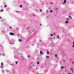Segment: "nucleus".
Instances as JSON below:
<instances>
[{
  "instance_id": "obj_12",
  "label": "nucleus",
  "mask_w": 74,
  "mask_h": 74,
  "mask_svg": "<svg viewBox=\"0 0 74 74\" xmlns=\"http://www.w3.org/2000/svg\"><path fill=\"white\" fill-rule=\"evenodd\" d=\"M69 17L71 19H72V18H71V16H69Z\"/></svg>"
},
{
  "instance_id": "obj_35",
  "label": "nucleus",
  "mask_w": 74,
  "mask_h": 74,
  "mask_svg": "<svg viewBox=\"0 0 74 74\" xmlns=\"http://www.w3.org/2000/svg\"><path fill=\"white\" fill-rule=\"evenodd\" d=\"M28 58H30V56H28Z\"/></svg>"
},
{
  "instance_id": "obj_48",
  "label": "nucleus",
  "mask_w": 74,
  "mask_h": 74,
  "mask_svg": "<svg viewBox=\"0 0 74 74\" xmlns=\"http://www.w3.org/2000/svg\"><path fill=\"white\" fill-rule=\"evenodd\" d=\"M60 74H61V73H60Z\"/></svg>"
},
{
  "instance_id": "obj_45",
  "label": "nucleus",
  "mask_w": 74,
  "mask_h": 74,
  "mask_svg": "<svg viewBox=\"0 0 74 74\" xmlns=\"http://www.w3.org/2000/svg\"><path fill=\"white\" fill-rule=\"evenodd\" d=\"M33 31H34V30H33Z\"/></svg>"
},
{
  "instance_id": "obj_22",
  "label": "nucleus",
  "mask_w": 74,
  "mask_h": 74,
  "mask_svg": "<svg viewBox=\"0 0 74 74\" xmlns=\"http://www.w3.org/2000/svg\"><path fill=\"white\" fill-rule=\"evenodd\" d=\"M37 64H39V62H38L37 63Z\"/></svg>"
},
{
  "instance_id": "obj_25",
  "label": "nucleus",
  "mask_w": 74,
  "mask_h": 74,
  "mask_svg": "<svg viewBox=\"0 0 74 74\" xmlns=\"http://www.w3.org/2000/svg\"><path fill=\"white\" fill-rule=\"evenodd\" d=\"M52 12V10H51L50 11V12Z\"/></svg>"
},
{
  "instance_id": "obj_33",
  "label": "nucleus",
  "mask_w": 74,
  "mask_h": 74,
  "mask_svg": "<svg viewBox=\"0 0 74 74\" xmlns=\"http://www.w3.org/2000/svg\"><path fill=\"white\" fill-rule=\"evenodd\" d=\"M73 47H74V45H73L72 46Z\"/></svg>"
},
{
  "instance_id": "obj_39",
  "label": "nucleus",
  "mask_w": 74,
  "mask_h": 74,
  "mask_svg": "<svg viewBox=\"0 0 74 74\" xmlns=\"http://www.w3.org/2000/svg\"><path fill=\"white\" fill-rule=\"evenodd\" d=\"M3 55L4 56L5 54H3Z\"/></svg>"
},
{
  "instance_id": "obj_6",
  "label": "nucleus",
  "mask_w": 74,
  "mask_h": 74,
  "mask_svg": "<svg viewBox=\"0 0 74 74\" xmlns=\"http://www.w3.org/2000/svg\"><path fill=\"white\" fill-rule=\"evenodd\" d=\"M64 3H66V0H65L64 1Z\"/></svg>"
},
{
  "instance_id": "obj_9",
  "label": "nucleus",
  "mask_w": 74,
  "mask_h": 74,
  "mask_svg": "<svg viewBox=\"0 0 74 74\" xmlns=\"http://www.w3.org/2000/svg\"><path fill=\"white\" fill-rule=\"evenodd\" d=\"M1 69H3V66H1Z\"/></svg>"
},
{
  "instance_id": "obj_34",
  "label": "nucleus",
  "mask_w": 74,
  "mask_h": 74,
  "mask_svg": "<svg viewBox=\"0 0 74 74\" xmlns=\"http://www.w3.org/2000/svg\"><path fill=\"white\" fill-rule=\"evenodd\" d=\"M6 71L7 72L8 71V70H6Z\"/></svg>"
},
{
  "instance_id": "obj_46",
  "label": "nucleus",
  "mask_w": 74,
  "mask_h": 74,
  "mask_svg": "<svg viewBox=\"0 0 74 74\" xmlns=\"http://www.w3.org/2000/svg\"><path fill=\"white\" fill-rule=\"evenodd\" d=\"M64 62H65V60H64Z\"/></svg>"
},
{
  "instance_id": "obj_23",
  "label": "nucleus",
  "mask_w": 74,
  "mask_h": 74,
  "mask_svg": "<svg viewBox=\"0 0 74 74\" xmlns=\"http://www.w3.org/2000/svg\"><path fill=\"white\" fill-rule=\"evenodd\" d=\"M51 36H53V35L52 34H51Z\"/></svg>"
},
{
  "instance_id": "obj_28",
  "label": "nucleus",
  "mask_w": 74,
  "mask_h": 74,
  "mask_svg": "<svg viewBox=\"0 0 74 74\" xmlns=\"http://www.w3.org/2000/svg\"><path fill=\"white\" fill-rule=\"evenodd\" d=\"M62 4H65V3H62Z\"/></svg>"
},
{
  "instance_id": "obj_19",
  "label": "nucleus",
  "mask_w": 74,
  "mask_h": 74,
  "mask_svg": "<svg viewBox=\"0 0 74 74\" xmlns=\"http://www.w3.org/2000/svg\"><path fill=\"white\" fill-rule=\"evenodd\" d=\"M14 57L15 58H16V56H14Z\"/></svg>"
},
{
  "instance_id": "obj_29",
  "label": "nucleus",
  "mask_w": 74,
  "mask_h": 74,
  "mask_svg": "<svg viewBox=\"0 0 74 74\" xmlns=\"http://www.w3.org/2000/svg\"><path fill=\"white\" fill-rule=\"evenodd\" d=\"M53 34L54 35H55V34L54 33H53Z\"/></svg>"
},
{
  "instance_id": "obj_24",
  "label": "nucleus",
  "mask_w": 74,
  "mask_h": 74,
  "mask_svg": "<svg viewBox=\"0 0 74 74\" xmlns=\"http://www.w3.org/2000/svg\"><path fill=\"white\" fill-rule=\"evenodd\" d=\"M57 37H58V38H60L59 37V35H58L57 36Z\"/></svg>"
},
{
  "instance_id": "obj_11",
  "label": "nucleus",
  "mask_w": 74,
  "mask_h": 74,
  "mask_svg": "<svg viewBox=\"0 0 74 74\" xmlns=\"http://www.w3.org/2000/svg\"><path fill=\"white\" fill-rule=\"evenodd\" d=\"M4 11V10H1V12H2V11Z\"/></svg>"
},
{
  "instance_id": "obj_31",
  "label": "nucleus",
  "mask_w": 74,
  "mask_h": 74,
  "mask_svg": "<svg viewBox=\"0 0 74 74\" xmlns=\"http://www.w3.org/2000/svg\"><path fill=\"white\" fill-rule=\"evenodd\" d=\"M16 12H19L18 11H16Z\"/></svg>"
},
{
  "instance_id": "obj_43",
  "label": "nucleus",
  "mask_w": 74,
  "mask_h": 74,
  "mask_svg": "<svg viewBox=\"0 0 74 74\" xmlns=\"http://www.w3.org/2000/svg\"><path fill=\"white\" fill-rule=\"evenodd\" d=\"M13 73H14V71H13Z\"/></svg>"
},
{
  "instance_id": "obj_26",
  "label": "nucleus",
  "mask_w": 74,
  "mask_h": 74,
  "mask_svg": "<svg viewBox=\"0 0 74 74\" xmlns=\"http://www.w3.org/2000/svg\"><path fill=\"white\" fill-rule=\"evenodd\" d=\"M57 55H55V57H57Z\"/></svg>"
},
{
  "instance_id": "obj_14",
  "label": "nucleus",
  "mask_w": 74,
  "mask_h": 74,
  "mask_svg": "<svg viewBox=\"0 0 74 74\" xmlns=\"http://www.w3.org/2000/svg\"><path fill=\"white\" fill-rule=\"evenodd\" d=\"M2 72L3 73H4V70H2Z\"/></svg>"
},
{
  "instance_id": "obj_42",
  "label": "nucleus",
  "mask_w": 74,
  "mask_h": 74,
  "mask_svg": "<svg viewBox=\"0 0 74 74\" xmlns=\"http://www.w3.org/2000/svg\"><path fill=\"white\" fill-rule=\"evenodd\" d=\"M40 25H41V24H40Z\"/></svg>"
},
{
  "instance_id": "obj_10",
  "label": "nucleus",
  "mask_w": 74,
  "mask_h": 74,
  "mask_svg": "<svg viewBox=\"0 0 74 74\" xmlns=\"http://www.w3.org/2000/svg\"><path fill=\"white\" fill-rule=\"evenodd\" d=\"M50 4H53V3H51V2H50Z\"/></svg>"
},
{
  "instance_id": "obj_15",
  "label": "nucleus",
  "mask_w": 74,
  "mask_h": 74,
  "mask_svg": "<svg viewBox=\"0 0 74 74\" xmlns=\"http://www.w3.org/2000/svg\"><path fill=\"white\" fill-rule=\"evenodd\" d=\"M4 7H5V8L6 7H7V5H5V6H4Z\"/></svg>"
},
{
  "instance_id": "obj_1",
  "label": "nucleus",
  "mask_w": 74,
  "mask_h": 74,
  "mask_svg": "<svg viewBox=\"0 0 74 74\" xmlns=\"http://www.w3.org/2000/svg\"><path fill=\"white\" fill-rule=\"evenodd\" d=\"M10 35L11 36H14V33H10Z\"/></svg>"
},
{
  "instance_id": "obj_21",
  "label": "nucleus",
  "mask_w": 74,
  "mask_h": 74,
  "mask_svg": "<svg viewBox=\"0 0 74 74\" xmlns=\"http://www.w3.org/2000/svg\"><path fill=\"white\" fill-rule=\"evenodd\" d=\"M1 64L2 66H3V63H1Z\"/></svg>"
},
{
  "instance_id": "obj_27",
  "label": "nucleus",
  "mask_w": 74,
  "mask_h": 74,
  "mask_svg": "<svg viewBox=\"0 0 74 74\" xmlns=\"http://www.w3.org/2000/svg\"><path fill=\"white\" fill-rule=\"evenodd\" d=\"M72 63L73 64H74V62H72Z\"/></svg>"
},
{
  "instance_id": "obj_18",
  "label": "nucleus",
  "mask_w": 74,
  "mask_h": 74,
  "mask_svg": "<svg viewBox=\"0 0 74 74\" xmlns=\"http://www.w3.org/2000/svg\"><path fill=\"white\" fill-rule=\"evenodd\" d=\"M47 54H49V51H47Z\"/></svg>"
},
{
  "instance_id": "obj_4",
  "label": "nucleus",
  "mask_w": 74,
  "mask_h": 74,
  "mask_svg": "<svg viewBox=\"0 0 74 74\" xmlns=\"http://www.w3.org/2000/svg\"><path fill=\"white\" fill-rule=\"evenodd\" d=\"M68 23H69V21H67L65 22V23L66 24Z\"/></svg>"
},
{
  "instance_id": "obj_20",
  "label": "nucleus",
  "mask_w": 74,
  "mask_h": 74,
  "mask_svg": "<svg viewBox=\"0 0 74 74\" xmlns=\"http://www.w3.org/2000/svg\"><path fill=\"white\" fill-rule=\"evenodd\" d=\"M16 64H18V62H16Z\"/></svg>"
},
{
  "instance_id": "obj_30",
  "label": "nucleus",
  "mask_w": 74,
  "mask_h": 74,
  "mask_svg": "<svg viewBox=\"0 0 74 74\" xmlns=\"http://www.w3.org/2000/svg\"><path fill=\"white\" fill-rule=\"evenodd\" d=\"M40 12H41L42 11V10H40Z\"/></svg>"
},
{
  "instance_id": "obj_44",
  "label": "nucleus",
  "mask_w": 74,
  "mask_h": 74,
  "mask_svg": "<svg viewBox=\"0 0 74 74\" xmlns=\"http://www.w3.org/2000/svg\"><path fill=\"white\" fill-rule=\"evenodd\" d=\"M69 74H71L70 73H69Z\"/></svg>"
},
{
  "instance_id": "obj_7",
  "label": "nucleus",
  "mask_w": 74,
  "mask_h": 74,
  "mask_svg": "<svg viewBox=\"0 0 74 74\" xmlns=\"http://www.w3.org/2000/svg\"><path fill=\"white\" fill-rule=\"evenodd\" d=\"M19 41L20 42H21L22 41V40H21L19 39Z\"/></svg>"
},
{
  "instance_id": "obj_13",
  "label": "nucleus",
  "mask_w": 74,
  "mask_h": 74,
  "mask_svg": "<svg viewBox=\"0 0 74 74\" xmlns=\"http://www.w3.org/2000/svg\"><path fill=\"white\" fill-rule=\"evenodd\" d=\"M46 57L47 58H49V56H46Z\"/></svg>"
},
{
  "instance_id": "obj_3",
  "label": "nucleus",
  "mask_w": 74,
  "mask_h": 74,
  "mask_svg": "<svg viewBox=\"0 0 74 74\" xmlns=\"http://www.w3.org/2000/svg\"><path fill=\"white\" fill-rule=\"evenodd\" d=\"M70 69L71 70V71H73V68L71 67Z\"/></svg>"
},
{
  "instance_id": "obj_8",
  "label": "nucleus",
  "mask_w": 74,
  "mask_h": 74,
  "mask_svg": "<svg viewBox=\"0 0 74 74\" xmlns=\"http://www.w3.org/2000/svg\"><path fill=\"white\" fill-rule=\"evenodd\" d=\"M46 13H47V14L48 13V10H46Z\"/></svg>"
},
{
  "instance_id": "obj_5",
  "label": "nucleus",
  "mask_w": 74,
  "mask_h": 74,
  "mask_svg": "<svg viewBox=\"0 0 74 74\" xmlns=\"http://www.w3.org/2000/svg\"><path fill=\"white\" fill-rule=\"evenodd\" d=\"M70 19H69V18H67L66 19V20H67V21H69V20Z\"/></svg>"
},
{
  "instance_id": "obj_17",
  "label": "nucleus",
  "mask_w": 74,
  "mask_h": 74,
  "mask_svg": "<svg viewBox=\"0 0 74 74\" xmlns=\"http://www.w3.org/2000/svg\"><path fill=\"white\" fill-rule=\"evenodd\" d=\"M63 66H62V67H61V69H63Z\"/></svg>"
},
{
  "instance_id": "obj_16",
  "label": "nucleus",
  "mask_w": 74,
  "mask_h": 74,
  "mask_svg": "<svg viewBox=\"0 0 74 74\" xmlns=\"http://www.w3.org/2000/svg\"><path fill=\"white\" fill-rule=\"evenodd\" d=\"M22 7V5H21L20 6V8H21V7Z\"/></svg>"
},
{
  "instance_id": "obj_36",
  "label": "nucleus",
  "mask_w": 74,
  "mask_h": 74,
  "mask_svg": "<svg viewBox=\"0 0 74 74\" xmlns=\"http://www.w3.org/2000/svg\"><path fill=\"white\" fill-rule=\"evenodd\" d=\"M73 45H74V42H73Z\"/></svg>"
},
{
  "instance_id": "obj_40",
  "label": "nucleus",
  "mask_w": 74,
  "mask_h": 74,
  "mask_svg": "<svg viewBox=\"0 0 74 74\" xmlns=\"http://www.w3.org/2000/svg\"><path fill=\"white\" fill-rule=\"evenodd\" d=\"M1 17H0V19H1Z\"/></svg>"
},
{
  "instance_id": "obj_47",
  "label": "nucleus",
  "mask_w": 74,
  "mask_h": 74,
  "mask_svg": "<svg viewBox=\"0 0 74 74\" xmlns=\"http://www.w3.org/2000/svg\"><path fill=\"white\" fill-rule=\"evenodd\" d=\"M58 62V61H57V62Z\"/></svg>"
},
{
  "instance_id": "obj_38",
  "label": "nucleus",
  "mask_w": 74,
  "mask_h": 74,
  "mask_svg": "<svg viewBox=\"0 0 74 74\" xmlns=\"http://www.w3.org/2000/svg\"><path fill=\"white\" fill-rule=\"evenodd\" d=\"M33 16H35V15H34V14H33Z\"/></svg>"
},
{
  "instance_id": "obj_37",
  "label": "nucleus",
  "mask_w": 74,
  "mask_h": 74,
  "mask_svg": "<svg viewBox=\"0 0 74 74\" xmlns=\"http://www.w3.org/2000/svg\"><path fill=\"white\" fill-rule=\"evenodd\" d=\"M58 8H57V9H56V10H58Z\"/></svg>"
},
{
  "instance_id": "obj_41",
  "label": "nucleus",
  "mask_w": 74,
  "mask_h": 74,
  "mask_svg": "<svg viewBox=\"0 0 74 74\" xmlns=\"http://www.w3.org/2000/svg\"><path fill=\"white\" fill-rule=\"evenodd\" d=\"M40 42H41V40H40Z\"/></svg>"
},
{
  "instance_id": "obj_2",
  "label": "nucleus",
  "mask_w": 74,
  "mask_h": 74,
  "mask_svg": "<svg viewBox=\"0 0 74 74\" xmlns=\"http://www.w3.org/2000/svg\"><path fill=\"white\" fill-rule=\"evenodd\" d=\"M40 53L42 55H44V53H42V51H40Z\"/></svg>"
},
{
  "instance_id": "obj_32",
  "label": "nucleus",
  "mask_w": 74,
  "mask_h": 74,
  "mask_svg": "<svg viewBox=\"0 0 74 74\" xmlns=\"http://www.w3.org/2000/svg\"><path fill=\"white\" fill-rule=\"evenodd\" d=\"M10 29H12V27H10Z\"/></svg>"
}]
</instances>
